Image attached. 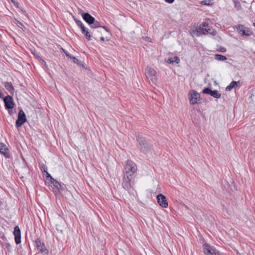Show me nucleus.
Returning <instances> with one entry per match:
<instances>
[{"label":"nucleus","mask_w":255,"mask_h":255,"mask_svg":"<svg viewBox=\"0 0 255 255\" xmlns=\"http://www.w3.org/2000/svg\"><path fill=\"white\" fill-rule=\"evenodd\" d=\"M135 137L137 142V147L140 152L146 153L151 149V145L148 141L139 133H135Z\"/></svg>","instance_id":"f257e3e1"},{"label":"nucleus","mask_w":255,"mask_h":255,"mask_svg":"<svg viewBox=\"0 0 255 255\" xmlns=\"http://www.w3.org/2000/svg\"><path fill=\"white\" fill-rule=\"evenodd\" d=\"M3 102L5 109L8 110L9 114L11 115L10 110L12 109L15 105L12 97L10 95L5 96L3 98Z\"/></svg>","instance_id":"f03ea898"},{"label":"nucleus","mask_w":255,"mask_h":255,"mask_svg":"<svg viewBox=\"0 0 255 255\" xmlns=\"http://www.w3.org/2000/svg\"><path fill=\"white\" fill-rule=\"evenodd\" d=\"M188 98L191 105L198 104L201 100L199 94L195 90L190 91L188 94Z\"/></svg>","instance_id":"7ed1b4c3"},{"label":"nucleus","mask_w":255,"mask_h":255,"mask_svg":"<svg viewBox=\"0 0 255 255\" xmlns=\"http://www.w3.org/2000/svg\"><path fill=\"white\" fill-rule=\"evenodd\" d=\"M125 172L135 174L137 171L136 165L130 160H128L125 166Z\"/></svg>","instance_id":"20e7f679"},{"label":"nucleus","mask_w":255,"mask_h":255,"mask_svg":"<svg viewBox=\"0 0 255 255\" xmlns=\"http://www.w3.org/2000/svg\"><path fill=\"white\" fill-rule=\"evenodd\" d=\"M145 75L147 78L150 80L153 84L156 82V71L151 67L147 66L145 70Z\"/></svg>","instance_id":"39448f33"},{"label":"nucleus","mask_w":255,"mask_h":255,"mask_svg":"<svg viewBox=\"0 0 255 255\" xmlns=\"http://www.w3.org/2000/svg\"><path fill=\"white\" fill-rule=\"evenodd\" d=\"M204 253L205 255H219L220 252L207 244L203 245Z\"/></svg>","instance_id":"423d86ee"},{"label":"nucleus","mask_w":255,"mask_h":255,"mask_svg":"<svg viewBox=\"0 0 255 255\" xmlns=\"http://www.w3.org/2000/svg\"><path fill=\"white\" fill-rule=\"evenodd\" d=\"M26 122V118L23 111L21 109L18 114L17 119L16 121L15 125L17 128H19Z\"/></svg>","instance_id":"0eeeda50"},{"label":"nucleus","mask_w":255,"mask_h":255,"mask_svg":"<svg viewBox=\"0 0 255 255\" xmlns=\"http://www.w3.org/2000/svg\"><path fill=\"white\" fill-rule=\"evenodd\" d=\"M34 245L36 248L40 250V252L43 255H47L48 254V250L45 247L43 242H41L39 238H37L34 242Z\"/></svg>","instance_id":"6e6552de"},{"label":"nucleus","mask_w":255,"mask_h":255,"mask_svg":"<svg viewBox=\"0 0 255 255\" xmlns=\"http://www.w3.org/2000/svg\"><path fill=\"white\" fill-rule=\"evenodd\" d=\"M48 183L53 192H56L59 189L62 190H64L65 189L64 186L61 185L59 182L55 179L51 180Z\"/></svg>","instance_id":"1a4fd4ad"},{"label":"nucleus","mask_w":255,"mask_h":255,"mask_svg":"<svg viewBox=\"0 0 255 255\" xmlns=\"http://www.w3.org/2000/svg\"><path fill=\"white\" fill-rule=\"evenodd\" d=\"M202 93L205 94H208L211 95L212 97L216 98L219 99L221 97V94L217 91V90H214L212 91L210 88H204L203 91Z\"/></svg>","instance_id":"9d476101"},{"label":"nucleus","mask_w":255,"mask_h":255,"mask_svg":"<svg viewBox=\"0 0 255 255\" xmlns=\"http://www.w3.org/2000/svg\"><path fill=\"white\" fill-rule=\"evenodd\" d=\"M156 198L158 203L160 206L163 208L168 207V202L165 196L162 194H159L157 196Z\"/></svg>","instance_id":"9b49d317"},{"label":"nucleus","mask_w":255,"mask_h":255,"mask_svg":"<svg viewBox=\"0 0 255 255\" xmlns=\"http://www.w3.org/2000/svg\"><path fill=\"white\" fill-rule=\"evenodd\" d=\"M13 234L16 244H20L21 243V232L18 226H16L14 227Z\"/></svg>","instance_id":"f8f14e48"},{"label":"nucleus","mask_w":255,"mask_h":255,"mask_svg":"<svg viewBox=\"0 0 255 255\" xmlns=\"http://www.w3.org/2000/svg\"><path fill=\"white\" fill-rule=\"evenodd\" d=\"M197 32L202 33L203 34H211L212 35L216 34V31L214 29H211L210 28L206 29V28L202 27L201 26L198 27Z\"/></svg>","instance_id":"ddd939ff"},{"label":"nucleus","mask_w":255,"mask_h":255,"mask_svg":"<svg viewBox=\"0 0 255 255\" xmlns=\"http://www.w3.org/2000/svg\"><path fill=\"white\" fill-rule=\"evenodd\" d=\"M134 181H130L129 180H127L125 178H123V183L122 186L126 190H129L134 185Z\"/></svg>","instance_id":"4468645a"},{"label":"nucleus","mask_w":255,"mask_h":255,"mask_svg":"<svg viewBox=\"0 0 255 255\" xmlns=\"http://www.w3.org/2000/svg\"><path fill=\"white\" fill-rule=\"evenodd\" d=\"M0 153L6 158L10 157L9 150L5 144L0 143Z\"/></svg>","instance_id":"2eb2a0df"},{"label":"nucleus","mask_w":255,"mask_h":255,"mask_svg":"<svg viewBox=\"0 0 255 255\" xmlns=\"http://www.w3.org/2000/svg\"><path fill=\"white\" fill-rule=\"evenodd\" d=\"M81 15L83 19L89 25H91L92 23L94 22L95 18L91 15L89 13H82Z\"/></svg>","instance_id":"dca6fc26"},{"label":"nucleus","mask_w":255,"mask_h":255,"mask_svg":"<svg viewBox=\"0 0 255 255\" xmlns=\"http://www.w3.org/2000/svg\"><path fill=\"white\" fill-rule=\"evenodd\" d=\"M5 88L9 91L10 94L13 95L14 89L11 82H6L4 84Z\"/></svg>","instance_id":"f3484780"},{"label":"nucleus","mask_w":255,"mask_h":255,"mask_svg":"<svg viewBox=\"0 0 255 255\" xmlns=\"http://www.w3.org/2000/svg\"><path fill=\"white\" fill-rule=\"evenodd\" d=\"M91 27L93 29L101 27L106 31H108V29L105 26H102L100 22L96 20L95 19H94V22L91 24Z\"/></svg>","instance_id":"a211bd4d"},{"label":"nucleus","mask_w":255,"mask_h":255,"mask_svg":"<svg viewBox=\"0 0 255 255\" xmlns=\"http://www.w3.org/2000/svg\"><path fill=\"white\" fill-rule=\"evenodd\" d=\"M81 31H82V33L85 35V37L88 40H91V35L90 34V33L88 31V29L87 28H86L85 26H82V28H81Z\"/></svg>","instance_id":"6ab92c4d"},{"label":"nucleus","mask_w":255,"mask_h":255,"mask_svg":"<svg viewBox=\"0 0 255 255\" xmlns=\"http://www.w3.org/2000/svg\"><path fill=\"white\" fill-rule=\"evenodd\" d=\"M135 176V174H132L128 172H125L123 178L127 180L128 179L130 181H134Z\"/></svg>","instance_id":"aec40b11"},{"label":"nucleus","mask_w":255,"mask_h":255,"mask_svg":"<svg viewBox=\"0 0 255 255\" xmlns=\"http://www.w3.org/2000/svg\"><path fill=\"white\" fill-rule=\"evenodd\" d=\"M240 82L238 81V82H236V81H232L230 84L229 85H228L226 88V91H231L233 88H235L236 86H238V84Z\"/></svg>","instance_id":"412c9836"},{"label":"nucleus","mask_w":255,"mask_h":255,"mask_svg":"<svg viewBox=\"0 0 255 255\" xmlns=\"http://www.w3.org/2000/svg\"><path fill=\"white\" fill-rule=\"evenodd\" d=\"M252 34V32L247 28L245 27L241 33V36H249Z\"/></svg>","instance_id":"4be33fe9"},{"label":"nucleus","mask_w":255,"mask_h":255,"mask_svg":"<svg viewBox=\"0 0 255 255\" xmlns=\"http://www.w3.org/2000/svg\"><path fill=\"white\" fill-rule=\"evenodd\" d=\"M179 62H180V59L177 56H174L173 58L168 59V62L170 64L173 63H179Z\"/></svg>","instance_id":"5701e85b"},{"label":"nucleus","mask_w":255,"mask_h":255,"mask_svg":"<svg viewBox=\"0 0 255 255\" xmlns=\"http://www.w3.org/2000/svg\"><path fill=\"white\" fill-rule=\"evenodd\" d=\"M70 59L73 61L74 63H77L79 65H82L84 68H85L84 65L82 64L81 62L75 57L72 56L70 57Z\"/></svg>","instance_id":"b1692460"},{"label":"nucleus","mask_w":255,"mask_h":255,"mask_svg":"<svg viewBox=\"0 0 255 255\" xmlns=\"http://www.w3.org/2000/svg\"><path fill=\"white\" fill-rule=\"evenodd\" d=\"M215 57L216 59L220 61H224L227 59V57L221 54H216Z\"/></svg>","instance_id":"393cba45"},{"label":"nucleus","mask_w":255,"mask_h":255,"mask_svg":"<svg viewBox=\"0 0 255 255\" xmlns=\"http://www.w3.org/2000/svg\"><path fill=\"white\" fill-rule=\"evenodd\" d=\"M245 27L243 25H242V24H239L236 26V28L239 33L242 32V30H243V29H244Z\"/></svg>","instance_id":"a878e982"},{"label":"nucleus","mask_w":255,"mask_h":255,"mask_svg":"<svg viewBox=\"0 0 255 255\" xmlns=\"http://www.w3.org/2000/svg\"><path fill=\"white\" fill-rule=\"evenodd\" d=\"M46 181L47 182H49L51 180L54 179L48 172H46Z\"/></svg>","instance_id":"bb28decb"},{"label":"nucleus","mask_w":255,"mask_h":255,"mask_svg":"<svg viewBox=\"0 0 255 255\" xmlns=\"http://www.w3.org/2000/svg\"><path fill=\"white\" fill-rule=\"evenodd\" d=\"M234 5L237 10H239L241 8V5L240 1H236V2H234Z\"/></svg>","instance_id":"cd10ccee"},{"label":"nucleus","mask_w":255,"mask_h":255,"mask_svg":"<svg viewBox=\"0 0 255 255\" xmlns=\"http://www.w3.org/2000/svg\"><path fill=\"white\" fill-rule=\"evenodd\" d=\"M75 21L77 25L78 26H80L81 28H82V26H84V24L82 23L81 21L78 20V19H75Z\"/></svg>","instance_id":"c85d7f7f"},{"label":"nucleus","mask_w":255,"mask_h":255,"mask_svg":"<svg viewBox=\"0 0 255 255\" xmlns=\"http://www.w3.org/2000/svg\"><path fill=\"white\" fill-rule=\"evenodd\" d=\"M210 0H204L201 1V3L203 5H209L210 4Z\"/></svg>","instance_id":"c756f323"},{"label":"nucleus","mask_w":255,"mask_h":255,"mask_svg":"<svg viewBox=\"0 0 255 255\" xmlns=\"http://www.w3.org/2000/svg\"><path fill=\"white\" fill-rule=\"evenodd\" d=\"M208 26V23L207 22H203L202 23V26L201 27H203V28H206V27H207Z\"/></svg>","instance_id":"7c9ffc66"},{"label":"nucleus","mask_w":255,"mask_h":255,"mask_svg":"<svg viewBox=\"0 0 255 255\" xmlns=\"http://www.w3.org/2000/svg\"><path fill=\"white\" fill-rule=\"evenodd\" d=\"M13 5H14L15 7H17V8H19V3H18V2H17V1H13Z\"/></svg>","instance_id":"2f4dec72"},{"label":"nucleus","mask_w":255,"mask_h":255,"mask_svg":"<svg viewBox=\"0 0 255 255\" xmlns=\"http://www.w3.org/2000/svg\"><path fill=\"white\" fill-rule=\"evenodd\" d=\"M20 11H21V12L22 14H23L24 15H25V16H27V14L26 13V11H25V10H24V9H23L21 8V9H20Z\"/></svg>","instance_id":"473e14b6"},{"label":"nucleus","mask_w":255,"mask_h":255,"mask_svg":"<svg viewBox=\"0 0 255 255\" xmlns=\"http://www.w3.org/2000/svg\"><path fill=\"white\" fill-rule=\"evenodd\" d=\"M64 52L65 53L66 56L70 58V57H71L72 56V55H71L70 54H69L68 52H67L66 51H64Z\"/></svg>","instance_id":"72a5a7b5"},{"label":"nucleus","mask_w":255,"mask_h":255,"mask_svg":"<svg viewBox=\"0 0 255 255\" xmlns=\"http://www.w3.org/2000/svg\"><path fill=\"white\" fill-rule=\"evenodd\" d=\"M101 32L102 30H93V32H92V33L95 34L96 32Z\"/></svg>","instance_id":"f704fd0d"},{"label":"nucleus","mask_w":255,"mask_h":255,"mask_svg":"<svg viewBox=\"0 0 255 255\" xmlns=\"http://www.w3.org/2000/svg\"><path fill=\"white\" fill-rule=\"evenodd\" d=\"M165 2L169 3H172L174 0H164Z\"/></svg>","instance_id":"c9c22d12"},{"label":"nucleus","mask_w":255,"mask_h":255,"mask_svg":"<svg viewBox=\"0 0 255 255\" xmlns=\"http://www.w3.org/2000/svg\"><path fill=\"white\" fill-rule=\"evenodd\" d=\"M226 51V48L224 47H221L219 51L221 52H225Z\"/></svg>","instance_id":"e433bc0d"},{"label":"nucleus","mask_w":255,"mask_h":255,"mask_svg":"<svg viewBox=\"0 0 255 255\" xmlns=\"http://www.w3.org/2000/svg\"><path fill=\"white\" fill-rule=\"evenodd\" d=\"M47 167H45V166H44V167H43V169H41V170H42V171L43 172H46H46H47Z\"/></svg>","instance_id":"4c0bfd02"},{"label":"nucleus","mask_w":255,"mask_h":255,"mask_svg":"<svg viewBox=\"0 0 255 255\" xmlns=\"http://www.w3.org/2000/svg\"><path fill=\"white\" fill-rule=\"evenodd\" d=\"M100 39L103 41H105V38L103 36L101 37H100Z\"/></svg>","instance_id":"58836bf2"},{"label":"nucleus","mask_w":255,"mask_h":255,"mask_svg":"<svg viewBox=\"0 0 255 255\" xmlns=\"http://www.w3.org/2000/svg\"><path fill=\"white\" fill-rule=\"evenodd\" d=\"M3 96V95L2 93L0 92V98H2Z\"/></svg>","instance_id":"ea45409f"},{"label":"nucleus","mask_w":255,"mask_h":255,"mask_svg":"<svg viewBox=\"0 0 255 255\" xmlns=\"http://www.w3.org/2000/svg\"><path fill=\"white\" fill-rule=\"evenodd\" d=\"M233 1L234 2H236V1H239V0H233Z\"/></svg>","instance_id":"a19ab883"},{"label":"nucleus","mask_w":255,"mask_h":255,"mask_svg":"<svg viewBox=\"0 0 255 255\" xmlns=\"http://www.w3.org/2000/svg\"><path fill=\"white\" fill-rule=\"evenodd\" d=\"M11 2L13 3V1H16L15 0H11Z\"/></svg>","instance_id":"79ce46f5"},{"label":"nucleus","mask_w":255,"mask_h":255,"mask_svg":"<svg viewBox=\"0 0 255 255\" xmlns=\"http://www.w3.org/2000/svg\"><path fill=\"white\" fill-rule=\"evenodd\" d=\"M219 255H223L220 253Z\"/></svg>","instance_id":"37998d69"},{"label":"nucleus","mask_w":255,"mask_h":255,"mask_svg":"<svg viewBox=\"0 0 255 255\" xmlns=\"http://www.w3.org/2000/svg\"><path fill=\"white\" fill-rule=\"evenodd\" d=\"M254 26H255V22H254Z\"/></svg>","instance_id":"c03bdc74"}]
</instances>
